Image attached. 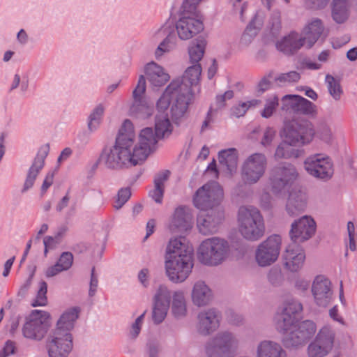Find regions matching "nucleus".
<instances>
[{
	"instance_id": "nucleus-64",
	"label": "nucleus",
	"mask_w": 357,
	"mask_h": 357,
	"mask_svg": "<svg viewBox=\"0 0 357 357\" xmlns=\"http://www.w3.org/2000/svg\"><path fill=\"white\" fill-rule=\"evenodd\" d=\"M329 0H305L306 5L312 9H321L325 8Z\"/></svg>"
},
{
	"instance_id": "nucleus-35",
	"label": "nucleus",
	"mask_w": 357,
	"mask_h": 357,
	"mask_svg": "<svg viewBox=\"0 0 357 357\" xmlns=\"http://www.w3.org/2000/svg\"><path fill=\"white\" fill-rule=\"evenodd\" d=\"M220 164L225 166L230 174L236 172L238 163V153L236 149L222 150L218 153Z\"/></svg>"
},
{
	"instance_id": "nucleus-32",
	"label": "nucleus",
	"mask_w": 357,
	"mask_h": 357,
	"mask_svg": "<svg viewBox=\"0 0 357 357\" xmlns=\"http://www.w3.org/2000/svg\"><path fill=\"white\" fill-rule=\"evenodd\" d=\"M212 294L208 287L202 281L197 282L192 289V299L195 305L204 306L211 299Z\"/></svg>"
},
{
	"instance_id": "nucleus-31",
	"label": "nucleus",
	"mask_w": 357,
	"mask_h": 357,
	"mask_svg": "<svg viewBox=\"0 0 357 357\" xmlns=\"http://www.w3.org/2000/svg\"><path fill=\"white\" fill-rule=\"evenodd\" d=\"M179 86V79L172 80L167 86L165 92L160 96L156 104L158 114H165V112L169 107L171 102H173L175 93H177L176 91Z\"/></svg>"
},
{
	"instance_id": "nucleus-45",
	"label": "nucleus",
	"mask_w": 357,
	"mask_h": 357,
	"mask_svg": "<svg viewBox=\"0 0 357 357\" xmlns=\"http://www.w3.org/2000/svg\"><path fill=\"white\" fill-rule=\"evenodd\" d=\"M104 113V108L101 105H98L89 117L88 128L91 132L96 130L102 119Z\"/></svg>"
},
{
	"instance_id": "nucleus-4",
	"label": "nucleus",
	"mask_w": 357,
	"mask_h": 357,
	"mask_svg": "<svg viewBox=\"0 0 357 357\" xmlns=\"http://www.w3.org/2000/svg\"><path fill=\"white\" fill-rule=\"evenodd\" d=\"M314 134L313 124L307 119L289 121L283 128L284 140L278 145L274 154L275 158L278 160L298 158L301 151L293 146L310 144Z\"/></svg>"
},
{
	"instance_id": "nucleus-16",
	"label": "nucleus",
	"mask_w": 357,
	"mask_h": 357,
	"mask_svg": "<svg viewBox=\"0 0 357 357\" xmlns=\"http://www.w3.org/2000/svg\"><path fill=\"white\" fill-rule=\"evenodd\" d=\"M73 348L71 334L54 331L47 341L49 357H68Z\"/></svg>"
},
{
	"instance_id": "nucleus-34",
	"label": "nucleus",
	"mask_w": 357,
	"mask_h": 357,
	"mask_svg": "<svg viewBox=\"0 0 357 357\" xmlns=\"http://www.w3.org/2000/svg\"><path fill=\"white\" fill-rule=\"evenodd\" d=\"M349 0H333L331 3V16L337 24L345 22L349 16Z\"/></svg>"
},
{
	"instance_id": "nucleus-26",
	"label": "nucleus",
	"mask_w": 357,
	"mask_h": 357,
	"mask_svg": "<svg viewBox=\"0 0 357 357\" xmlns=\"http://www.w3.org/2000/svg\"><path fill=\"white\" fill-rule=\"evenodd\" d=\"M324 27L321 20L316 18L305 26L303 37L301 38L304 45L310 48L318 40L324 31Z\"/></svg>"
},
{
	"instance_id": "nucleus-5",
	"label": "nucleus",
	"mask_w": 357,
	"mask_h": 357,
	"mask_svg": "<svg viewBox=\"0 0 357 357\" xmlns=\"http://www.w3.org/2000/svg\"><path fill=\"white\" fill-rule=\"evenodd\" d=\"M238 227L247 241H257L265 234L264 220L260 211L253 206H241L238 211Z\"/></svg>"
},
{
	"instance_id": "nucleus-9",
	"label": "nucleus",
	"mask_w": 357,
	"mask_h": 357,
	"mask_svg": "<svg viewBox=\"0 0 357 357\" xmlns=\"http://www.w3.org/2000/svg\"><path fill=\"white\" fill-rule=\"evenodd\" d=\"M298 175L296 167L289 162H281L273 167L269 177L271 191L278 194L285 190L294 183Z\"/></svg>"
},
{
	"instance_id": "nucleus-52",
	"label": "nucleus",
	"mask_w": 357,
	"mask_h": 357,
	"mask_svg": "<svg viewBox=\"0 0 357 357\" xmlns=\"http://www.w3.org/2000/svg\"><path fill=\"white\" fill-rule=\"evenodd\" d=\"M131 191L130 188H121L117 193V197L115 201L114 207L116 209H120L130 199Z\"/></svg>"
},
{
	"instance_id": "nucleus-53",
	"label": "nucleus",
	"mask_w": 357,
	"mask_h": 357,
	"mask_svg": "<svg viewBox=\"0 0 357 357\" xmlns=\"http://www.w3.org/2000/svg\"><path fill=\"white\" fill-rule=\"evenodd\" d=\"M202 0H184L182 4V8L184 15H192L199 17V12L197 10L198 4Z\"/></svg>"
},
{
	"instance_id": "nucleus-17",
	"label": "nucleus",
	"mask_w": 357,
	"mask_h": 357,
	"mask_svg": "<svg viewBox=\"0 0 357 357\" xmlns=\"http://www.w3.org/2000/svg\"><path fill=\"white\" fill-rule=\"evenodd\" d=\"M221 313L215 308L200 311L197 316L196 331L203 336H208L220 326Z\"/></svg>"
},
{
	"instance_id": "nucleus-24",
	"label": "nucleus",
	"mask_w": 357,
	"mask_h": 357,
	"mask_svg": "<svg viewBox=\"0 0 357 357\" xmlns=\"http://www.w3.org/2000/svg\"><path fill=\"white\" fill-rule=\"evenodd\" d=\"M305 255L303 250L296 243L289 245L283 255L284 265L291 272H296L303 265Z\"/></svg>"
},
{
	"instance_id": "nucleus-36",
	"label": "nucleus",
	"mask_w": 357,
	"mask_h": 357,
	"mask_svg": "<svg viewBox=\"0 0 357 357\" xmlns=\"http://www.w3.org/2000/svg\"><path fill=\"white\" fill-rule=\"evenodd\" d=\"M173 127L167 114H158L155 119V134L160 139L169 137Z\"/></svg>"
},
{
	"instance_id": "nucleus-21",
	"label": "nucleus",
	"mask_w": 357,
	"mask_h": 357,
	"mask_svg": "<svg viewBox=\"0 0 357 357\" xmlns=\"http://www.w3.org/2000/svg\"><path fill=\"white\" fill-rule=\"evenodd\" d=\"M312 292L317 305L328 306L333 296L331 281L322 275L317 276L312 283Z\"/></svg>"
},
{
	"instance_id": "nucleus-57",
	"label": "nucleus",
	"mask_w": 357,
	"mask_h": 357,
	"mask_svg": "<svg viewBox=\"0 0 357 357\" xmlns=\"http://www.w3.org/2000/svg\"><path fill=\"white\" fill-rule=\"evenodd\" d=\"M60 238L59 236H47L43 239V243L45 246L44 254L47 255L49 250L55 248L57 245L60 243Z\"/></svg>"
},
{
	"instance_id": "nucleus-48",
	"label": "nucleus",
	"mask_w": 357,
	"mask_h": 357,
	"mask_svg": "<svg viewBox=\"0 0 357 357\" xmlns=\"http://www.w3.org/2000/svg\"><path fill=\"white\" fill-rule=\"evenodd\" d=\"M176 37L174 34H169L158 45L155 51V56H160L164 52H169L175 45Z\"/></svg>"
},
{
	"instance_id": "nucleus-43",
	"label": "nucleus",
	"mask_w": 357,
	"mask_h": 357,
	"mask_svg": "<svg viewBox=\"0 0 357 357\" xmlns=\"http://www.w3.org/2000/svg\"><path fill=\"white\" fill-rule=\"evenodd\" d=\"M296 98L297 100L296 107L294 108V113L305 115H314L317 113V107L314 103L299 95L298 97Z\"/></svg>"
},
{
	"instance_id": "nucleus-10",
	"label": "nucleus",
	"mask_w": 357,
	"mask_h": 357,
	"mask_svg": "<svg viewBox=\"0 0 357 357\" xmlns=\"http://www.w3.org/2000/svg\"><path fill=\"white\" fill-rule=\"evenodd\" d=\"M50 324V314L47 312L35 310L29 315V320L22 328L24 337L41 340L46 335Z\"/></svg>"
},
{
	"instance_id": "nucleus-58",
	"label": "nucleus",
	"mask_w": 357,
	"mask_h": 357,
	"mask_svg": "<svg viewBox=\"0 0 357 357\" xmlns=\"http://www.w3.org/2000/svg\"><path fill=\"white\" fill-rule=\"evenodd\" d=\"M268 280L273 286H279L282 281V275L281 271L277 268H272L268 274Z\"/></svg>"
},
{
	"instance_id": "nucleus-29",
	"label": "nucleus",
	"mask_w": 357,
	"mask_h": 357,
	"mask_svg": "<svg viewBox=\"0 0 357 357\" xmlns=\"http://www.w3.org/2000/svg\"><path fill=\"white\" fill-rule=\"evenodd\" d=\"M306 195L300 189H294L289 192L286 210L289 215H296L306 207Z\"/></svg>"
},
{
	"instance_id": "nucleus-22",
	"label": "nucleus",
	"mask_w": 357,
	"mask_h": 357,
	"mask_svg": "<svg viewBox=\"0 0 357 357\" xmlns=\"http://www.w3.org/2000/svg\"><path fill=\"white\" fill-rule=\"evenodd\" d=\"M50 147L48 144L44 145L39 149L32 165L28 169L26 179L21 190L22 193L26 192L33 186L39 172L44 167L45 160L48 155Z\"/></svg>"
},
{
	"instance_id": "nucleus-8",
	"label": "nucleus",
	"mask_w": 357,
	"mask_h": 357,
	"mask_svg": "<svg viewBox=\"0 0 357 357\" xmlns=\"http://www.w3.org/2000/svg\"><path fill=\"white\" fill-rule=\"evenodd\" d=\"M238 347V340L232 333L221 331L210 339L205 345L208 357H232Z\"/></svg>"
},
{
	"instance_id": "nucleus-27",
	"label": "nucleus",
	"mask_w": 357,
	"mask_h": 357,
	"mask_svg": "<svg viewBox=\"0 0 357 357\" xmlns=\"http://www.w3.org/2000/svg\"><path fill=\"white\" fill-rule=\"evenodd\" d=\"M256 357H287V352L280 343L263 340L257 347Z\"/></svg>"
},
{
	"instance_id": "nucleus-54",
	"label": "nucleus",
	"mask_w": 357,
	"mask_h": 357,
	"mask_svg": "<svg viewBox=\"0 0 357 357\" xmlns=\"http://www.w3.org/2000/svg\"><path fill=\"white\" fill-rule=\"evenodd\" d=\"M61 270L68 271L73 263V255L70 252H63L56 262Z\"/></svg>"
},
{
	"instance_id": "nucleus-19",
	"label": "nucleus",
	"mask_w": 357,
	"mask_h": 357,
	"mask_svg": "<svg viewBox=\"0 0 357 357\" xmlns=\"http://www.w3.org/2000/svg\"><path fill=\"white\" fill-rule=\"evenodd\" d=\"M315 231L314 220L307 215H304L291 224L289 235L293 243L296 244L310 238Z\"/></svg>"
},
{
	"instance_id": "nucleus-41",
	"label": "nucleus",
	"mask_w": 357,
	"mask_h": 357,
	"mask_svg": "<svg viewBox=\"0 0 357 357\" xmlns=\"http://www.w3.org/2000/svg\"><path fill=\"white\" fill-rule=\"evenodd\" d=\"M172 312L173 315L177 319L184 317L187 313V308L183 292L175 291L172 295Z\"/></svg>"
},
{
	"instance_id": "nucleus-25",
	"label": "nucleus",
	"mask_w": 357,
	"mask_h": 357,
	"mask_svg": "<svg viewBox=\"0 0 357 357\" xmlns=\"http://www.w3.org/2000/svg\"><path fill=\"white\" fill-rule=\"evenodd\" d=\"M192 215L190 209L185 206L177 207L173 214L170 227L176 231H185L192 227Z\"/></svg>"
},
{
	"instance_id": "nucleus-33",
	"label": "nucleus",
	"mask_w": 357,
	"mask_h": 357,
	"mask_svg": "<svg viewBox=\"0 0 357 357\" xmlns=\"http://www.w3.org/2000/svg\"><path fill=\"white\" fill-rule=\"evenodd\" d=\"M80 310L79 307H73L61 316L57 321V326L55 331H60L61 333L70 334V331L73 328L74 323L79 316Z\"/></svg>"
},
{
	"instance_id": "nucleus-40",
	"label": "nucleus",
	"mask_w": 357,
	"mask_h": 357,
	"mask_svg": "<svg viewBox=\"0 0 357 357\" xmlns=\"http://www.w3.org/2000/svg\"><path fill=\"white\" fill-rule=\"evenodd\" d=\"M335 333L328 326L322 327L317 334L314 340L331 351L335 341Z\"/></svg>"
},
{
	"instance_id": "nucleus-18",
	"label": "nucleus",
	"mask_w": 357,
	"mask_h": 357,
	"mask_svg": "<svg viewBox=\"0 0 357 357\" xmlns=\"http://www.w3.org/2000/svg\"><path fill=\"white\" fill-rule=\"evenodd\" d=\"M172 294L165 285H160L153 297L152 319L154 324H159L165 319L170 305Z\"/></svg>"
},
{
	"instance_id": "nucleus-1",
	"label": "nucleus",
	"mask_w": 357,
	"mask_h": 357,
	"mask_svg": "<svg viewBox=\"0 0 357 357\" xmlns=\"http://www.w3.org/2000/svg\"><path fill=\"white\" fill-rule=\"evenodd\" d=\"M135 136L132 123L126 119L114 144L102 149L97 163L109 169H121L144 162L156 149L160 138L152 128H145L139 133L138 146H135Z\"/></svg>"
},
{
	"instance_id": "nucleus-13",
	"label": "nucleus",
	"mask_w": 357,
	"mask_h": 357,
	"mask_svg": "<svg viewBox=\"0 0 357 357\" xmlns=\"http://www.w3.org/2000/svg\"><path fill=\"white\" fill-rule=\"evenodd\" d=\"M305 169L311 176L328 180L333 174V162L329 157L322 154H314L309 156L304 162Z\"/></svg>"
},
{
	"instance_id": "nucleus-15",
	"label": "nucleus",
	"mask_w": 357,
	"mask_h": 357,
	"mask_svg": "<svg viewBox=\"0 0 357 357\" xmlns=\"http://www.w3.org/2000/svg\"><path fill=\"white\" fill-rule=\"evenodd\" d=\"M145 91L146 79L144 75H140L132 92L134 100L130 111L131 114L141 118H147L153 113V105L145 98Z\"/></svg>"
},
{
	"instance_id": "nucleus-38",
	"label": "nucleus",
	"mask_w": 357,
	"mask_h": 357,
	"mask_svg": "<svg viewBox=\"0 0 357 357\" xmlns=\"http://www.w3.org/2000/svg\"><path fill=\"white\" fill-rule=\"evenodd\" d=\"M261 21L255 15L246 26L241 38V43L245 46L249 45L261 29Z\"/></svg>"
},
{
	"instance_id": "nucleus-28",
	"label": "nucleus",
	"mask_w": 357,
	"mask_h": 357,
	"mask_svg": "<svg viewBox=\"0 0 357 357\" xmlns=\"http://www.w3.org/2000/svg\"><path fill=\"white\" fill-rule=\"evenodd\" d=\"M146 76L154 86H161L165 84L169 79V74L165 72L162 67L152 61L145 66Z\"/></svg>"
},
{
	"instance_id": "nucleus-20",
	"label": "nucleus",
	"mask_w": 357,
	"mask_h": 357,
	"mask_svg": "<svg viewBox=\"0 0 357 357\" xmlns=\"http://www.w3.org/2000/svg\"><path fill=\"white\" fill-rule=\"evenodd\" d=\"M223 218L224 211L222 209L201 211L197 218L199 231L204 235L215 233Z\"/></svg>"
},
{
	"instance_id": "nucleus-47",
	"label": "nucleus",
	"mask_w": 357,
	"mask_h": 357,
	"mask_svg": "<svg viewBox=\"0 0 357 357\" xmlns=\"http://www.w3.org/2000/svg\"><path fill=\"white\" fill-rule=\"evenodd\" d=\"M278 105L279 98L276 95H273L268 98L266 100L264 108L261 112V116L266 119L271 117L275 109L278 107Z\"/></svg>"
},
{
	"instance_id": "nucleus-62",
	"label": "nucleus",
	"mask_w": 357,
	"mask_h": 357,
	"mask_svg": "<svg viewBox=\"0 0 357 357\" xmlns=\"http://www.w3.org/2000/svg\"><path fill=\"white\" fill-rule=\"evenodd\" d=\"M272 73H270L267 76L264 77L259 82L257 86V91L260 93H263L264 91L268 90L271 85L270 79L272 77Z\"/></svg>"
},
{
	"instance_id": "nucleus-14",
	"label": "nucleus",
	"mask_w": 357,
	"mask_h": 357,
	"mask_svg": "<svg viewBox=\"0 0 357 357\" xmlns=\"http://www.w3.org/2000/svg\"><path fill=\"white\" fill-rule=\"evenodd\" d=\"M179 85L180 86L178 88L177 93H175L170 107L171 117L176 124H178L180 121L186 116L190 101L192 96L189 86L182 83L180 80Z\"/></svg>"
},
{
	"instance_id": "nucleus-11",
	"label": "nucleus",
	"mask_w": 357,
	"mask_h": 357,
	"mask_svg": "<svg viewBox=\"0 0 357 357\" xmlns=\"http://www.w3.org/2000/svg\"><path fill=\"white\" fill-rule=\"evenodd\" d=\"M282 239L279 235H271L261 242L255 252V259L259 266L265 267L273 264L278 258Z\"/></svg>"
},
{
	"instance_id": "nucleus-37",
	"label": "nucleus",
	"mask_w": 357,
	"mask_h": 357,
	"mask_svg": "<svg viewBox=\"0 0 357 357\" xmlns=\"http://www.w3.org/2000/svg\"><path fill=\"white\" fill-rule=\"evenodd\" d=\"M170 174L169 171L167 170L158 174L154 178L155 188L149 192V196L158 204L162 202L164 195V183L167 180Z\"/></svg>"
},
{
	"instance_id": "nucleus-50",
	"label": "nucleus",
	"mask_w": 357,
	"mask_h": 357,
	"mask_svg": "<svg viewBox=\"0 0 357 357\" xmlns=\"http://www.w3.org/2000/svg\"><path fill=\"white\" fill-rule=\"evenodd\" d=\"M301 78L300 74L296 71H290L287 73H281L275 78V81L280 84L284 85L297 82Z\"/></svg>"
},
{
	"instance_id": "nucleus-44",
	"label": "nucleus",
	"mask_w": 357,
	"mask_h": 357,
	"mask_svg": "<svg viewBox=\"0 0 357 357\" xmlns=\"http://www.w3.org/2000/svg\"><path fill=\"white\" fill-rule=\"evenodd\" d=\"M325 81L327 84V88L330 95L334 100H340L342 93V90L340 82L335 80V78L331 75H326Z\"/></svg>"
},
{
	"instance_id": "nucleus-49",
	"label": "nucleus",
	"mask_w": 357,
	"mask_h": 357,
	"mask_svg": "<svg viewBox=\"0 0 357 357\" xmlns=\"http://www.w3.org/2000/svg\"><path fill=\"white\" fill-rule=\"evenodd\" d=\"M47 284L45 281L40 282L39 289L37 292L36 298L32 303V306H44L47 304Z\"/></svg>"
},
{
	"instance_id": "nucleus-6",
	"label": "nucleus",
	"mask_w": 357,
	"mask_h": 357,
	"mask_svg": "<svg viewBox=\"0 0 357 357\" xmlns=\"http://www.w3.org/2000/svg\"><path fill=\"white\" fill-rule=\"evenodd\" d=\"M229 250L228 242L225 239L218 237L208 238L200 244L197 257L202 264L216 266L226 259Z\"/></svg>"
},
{
	"instance_id": "nucleus-61",
	"label": "nucleus",
	"mask_w": 357,
	"mask_h": 357,
	"mask_svg": "<svg viewBox=\"0 0 357 357\" xmlns=\"http://www.w3.org/2000/svg\"><path fill=\"white\" fill-rule=\"evenodd\" d=\"M248 111L246 102H241L240 104L234 106L231 109V114L232 116L239 118L243 116Z\"/></svg>"
},
{
	"instance_id": "nucleus-55",
	"label": "nucleus",
	"mask_w": 357,
	"mask_h": 357,
	"mask_svg": "<svg viewBox=\"0 0 357 357\" xmlns=\"http://www.w3.org/2000/svg\"><path fill=\"white\" fill-rule=\"evenodd\" d=\"M270 33L273 37H277L281 29V20L279 15H273L269 20Z\"/></svg>"
},
{
	"instance_id": "nucleus-2",
	"label": "nucleus",
	"mask_w": 357,
	"mask_h": 357,
	"mask_svg": "<svg viewBox=\"0 0 357 357\" xmlns=\"http://www.w3.org/2000/svg\"><path fill=\"white\" fill-rule=\"evenodd\" d=\"M303 310L302 304L289 299L284 303L280 312L275 316V325L278 331L287 332L282 342L287 349H298L305 345L315 334L316 324L311 320L297 323L296 315Z\"/></svg>"
},
{
	"instance_id": "nucleus-12",
	"label": "nucleus",
	"mask_w": 357,
	"mask_h": 357,
	"mask_svg": "<svg viewBox=\"0 0 357 357\" xmlns=\"http://www.w3.org/2000/svg\"><path fill=\"white\" fill-rule=\"evenodd\" d=\"M267 165L264 154L255 153L250 155L243 162L241 176L248 184L256 183L264 174Z\"/></svg>"
},
{
	"instance_id": "nucleus-63",
	"label": "nucleus",
	"mask_w": 357,
	"mask_h": 357,
	"mask_svg": "<svg viewBox=\"0 0 357 357\" xmlns=\"http://www.w3.org/2000/svg\"><path fill=\"white\" fill-rule=\"evenodd\" d=\"M314 135L317 134V136L323 140L327 141L330 139L331 130L329 127L325 123L320 125L317 132L314 130Z\"/></svg>"
},
{
	"instance_id": "nucleus-7",
	"label": "nucleus",
	"mask_w": 357,
	"mask_h": 357,
	"mask_svg": "<svg viewBox=\"0 0 357 357\" xmlns=\"http://www.w3.org/2000/svg\"><path fill=\"white\" fill-rule=\"evenodd\" d=\"M223 197V190L218 183L208 182L196 190L192 197V203L201 211L222 209L220 204Z\"/></svg>"
},
{
	"instance_id": "nucleus-30",
	"label": "nucleus",
	"mask_w": 357,
	"mask_h": 357,
	"mask_svg": "<svg viewBox=\"0 0 357 357\" xmlns=\"http://www.w3.org/2000/svg\"><path fill=\"white\" fill-rule=\"evenodd\" d=\"M303 46L305 45L296 33H291L276 43L277 50L287 55L294 54Z\"/></svg>"
},
{
	"instance_id": "nucleus-59",
	"label": "nucleus",
	"mask_w": 357,
	"mask_h": 357,
	"mask_svg": "<svg viewBox=\"0 0 357 357\" xmlns=\"http://www.w3.org/2000/svg\"><path fill=\"white\" fill-rule=\"evenodd\" d=\"M234 97V92L228 90L222 95H218L215 98L216 109H221L225 107L226 100H230Z\"/></svg>"
},
{
	"instance_id": "nucleus-42",
	"label": "nucleus",
	"mask_w": 357,
	"mask_h": 357,
	"mask_svg": "<svg viewBox=\"0 0 357 357\" xmlns=\"http://www.w3.org/2000/svg\"><path fill=\"white\" fill-rule=\"evenodd\" d=\"M202 67L200 63L192 64L188 67L184 73L182 79H178L182 83L186 84L190 89L194 85H197L200 79ZM192 91V89H190Z\"/></svg>"
},
{
	"instance_id": "nucleus-23",
	"label": "nucleus",
	"mask_w": 357,
	"mask_h": 357,
	"mask_svg": "<svg viewBox=\"0 0 357 357\" xmlns=\"http://www.w3.org/2000/svg\"><path fill=\"white\" fill-rule=\"evenodd\" d=\"M203 29L202 21L193 15H184L176 23L177 33L181 40L192 38Z\"/></svg>"
},
{
	"instance_id": "nucleus-56",
	"label": "nucleus",
	"mask_w": 357,
	"mask_h": 357,
	"mask_svg": "<svg viewBox=\"0 0 357 357\" xmlns=\"http://www.w3.org/2000/svg\"><path fill=\"white\" fill-rule=\"evenodd\" d=\"M275 136L276 131L273 128H266L264 132L263 137L261 139V144L265 147L270 146L272 144Z\"/></svg>"
},
{
	"instance_id": "nucleus-3",
	"label": "nucleus",
	"mask_w": 357,
	"mask_h": 357,
	"mask_svg": "<svg viewBox=\"0 0 357 357\" xmlns=\"http://www.w3.org/2000/svg\"><path fill=\"white\" fill-rule=\"evenodd\" d=\"M185 241L181 238L171 239L166 248V274L175 283L185 281L194 266V250Z\"/></svg>"
},
{
	"instance_id": "nucleus-60",
	"label": "nucleus",
	"mask_w": 357,
	"mask_h": 357,
	"mask_svg": "<svg viewBox=\"0 0 357 357\" xmlns=\"http://www.w3.org/2000/svg\"><path fill=\"white\" fill-rule=\"evenodd\" d=\"M98 284L97 275L95 274V267H93L91 271V280L89 284V296L92 297L95 295Z\"/></svg>"
},
{
	"instance_id": "nucleus-46",
	"label": "nucleus",
	"mask_w": 357,
	"mask_h": 357,
	"mask_svg": "<svg viewBox=\"0 0 357 357\" xmlns=\"http://www.w3.org/2000/svg\"><path fill=\"white\" fill-rule=\"evenodd\" d=\"M330 352V351L319 344L314 340L308 344L307 348L308 357H324Z\"/></svg>"
},
{
	"instance_id": "nucleus-39",
	"label": "nucleus",
	"mask_w": 357,
	"mask_h": 357,
	"mask_svg": "<svg viewBox=\"0 0 357 357\" xmlns=\"http://www.w3.org/2000/svg\"><path fill=\"white\" fill-rule=\"evenodd\" d=\"M206 46V40L203 38H199L195 42H192L188 48L190 61L192 64L199 63L205 52Z\"/></svg>"
},
{
	"instance_id": "nucleus-51",
	"label": "nucleus",
	"mask_w": 357,
	"mask_h": 357,
	"mask_svg": "<svg viewBox=\"0 0 357 357\" xmlns=\"http://www.w3.org/2000/svg\"><path fill=\"white\" fill-rule=\"evenodd\" d=\"M298 95H285L282 98L281 109L289 113H294V108L296 107V100Z\"/></svg>"
}]
</instances>
